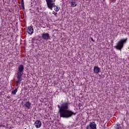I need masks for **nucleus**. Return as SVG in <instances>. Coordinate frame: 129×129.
<instances>
[{"instance_id":"f257e3e1","label":"nucleus","mask_w":129,"mask_h":129,"mask_svg":"<svg viewBox=\"0 0 129 129\" xmlns=\"http://www.w3.org/2000/svg\"><path fill=\"white\" fill-rule=\"evenodd\" d=\"M70 105V103L68 101L61 102L60 105H57L60 117L70 118V117H72L73 115L76 114V113L69 109Z\"/></svg>"},{"instance_id":"f03ea898","label":"nucleus","mask_w":129,"mask_h":129,"mask_svg":"<svg viewBox=\"0 0 129 129\" xmlns=\"http://www.w3.org/2000/svg\"><path fill=\"white\" fill-rule=\"evenodd\" d=\"M24 70H25V68L24 65L20 64L18 68V71L17 73V78L18 81L16 82V86H18V88H19V85L21 84V82H22V76L24 74Z\"/></svg>"},{"instance_id":"7ed1b4c3","label":"nucleus","mask_w":129,"mask_h":129,"mask_svg":"<svg viewBox=\"0 0 129 129\" xmlns=\"http://www.w3.org/2000/svg\"><path fill=\"white\" fill-rule=\"evenodd\" d=\"M46 3L47 7L50 11H53V8H54V10L55 12H59L60 10V7L58 6L55 5V2L56 0H45Z\"/></svg>"},{"instance_id":"20e7f679","label":"nucleus","mask_w":129,"mask_h":129,"mask_svg":"<svg viewBox=\"0 0 129 129\" xmlns=\"http://www.w3.org/2000/svg\"><path fill=\"white\" fill-rule=\"evenodd\" d=\"M126 42H127V38L121 39L117 42H116V45L114 46V48L116 49V50L121 51V49L123 48V45L124 44L126 43Z\"/></svg>"},{"instance_id":"39448f33","label":"nucleus","mask_w":129,"mask_h":129,"mask_svg":"<svg viewBox=\"0 0 129 129\" xmlns=\"http://www.w3.org/2000/svg\"><path fill=\"white\" fill-rule=\"evenodd\" d=\"M96 126H97V125H96L95 122H91L89 125L86 126V129H97Z\"/></svg>"},{"instance_id":"423d86ee","label":"nucleus","mask_w":129,"mask_h":129,"mask_svg":"<svg viewBox=\"0 0 129 129\" xmlns=\"http://www.w3.org/2000/svg\"><path fill=\"white\" fill-rule=\"evenodd\" d=\"M41 38L43 40H45V41H48V40H49L50 39V34H49L48 32L43 33L41 34Z\"/></svg>"},{"instance_id":"0eeeda50","label":"nucleus","mask_w":129,"mask_h":129,"mask_svg":"<svg viewBox=\"0 0 129 129\" xmlns=\"http://www.w3.org/2000/svg\"><path fill=\"white\" fill-rule=\"evenodd\" d=\"M23 106L25 109H30L31 107H32V103H31L29 101L25 102Z\"/></svg>"},{"instance_id":"6e6552de","label":"nucleus","mask_w":129,"mask_h":129,"mask_svg":"<svg viewBox=\"0 0 129 129\" xmlns=\"http://www.w3.org/2000/svg\"><path fill=\"white\" fill-rule=\"evenodd\" d=\"M27 31L28 34H29V35H33V34H34V28L33 27V26H28Z\"/></svg>"},{"instance_id":"1a4fd4ad","label":"nucleus","mask_w":129,"mask_h":129,"mask_svg":"<svg viewBox=\"0 0 129 129\" xmlns=\"http://www.w3.org/2000/svg\"><path fill=\"white\" fill-rule=\"evenodd\" d=\"M34 125L36 128H40L42 126V122H41V121L37 120L34 123Z\"/></svg>"},{"instance_id":"9d476101","label":"nucleus","mask_w":129,"mask_h":129,"mask_svg":"<svg viewBox=\"0 0 129 129\" xmlns=\"http://www.w3.org/2000/svg\"><path fill=\"white\" fill-rule=\"evenodd\" d=\"M93 71L95 74H98V73H100L101 72L100 68L98 66H95L94 67Z\"/></svg>"},{"instance_id":"9b49d317","label":"nucleus","mask_w":129,"mask_h":129,"mask_svg":"<svg viewBox=\"0 0 129 129\" xmlns=\"http://www.w3.org/2000/svg\"><path fill=\"white\" fill-rule=\"evenodd\" d=\"M70 3L71 6L73 8H75V7L77 6V4L76 3V0H70Z\"/></svg>"},{"instance_id":"f8f14e48","label":"nucleus","mask_w":129,"mask_h":129,"mask_svg":"<svg viewBox=\"0 0 129 129\" xmlns=\"http://www.w3.org/2000/svg\"><path fill=\"white\" fill-rule=\"evenodd\" d=\"M17 92H18V89L16 88L14 90L12 91V94H14V95H16Z\"/></svg>"},{"instance_id":"ddd939ff","label":"nucleus","mask_w":129,"mask_h":129,"mask_svg":"<svg viewBox=\"0 0 129 129\" xmlns=\"http://www.w3.org/2000/svg\"><path fill=\"white\" fill-rule=\"evenodd\" d=\"M121 126H120V124H117L116 126L115 127V129H121Z\"/></svg>"},{"instance_id":"4468645a","label":"nucleus","mask_w":129,"mask_h":129,"mask_svg":"<svg viewBox=\"0 0 129 129\" xmlns=\"http://www.w3.org/2000/svg\"><path fill=\"white\" fill-rule=\"evenodd\" d=\"M21 7H22L23 10H25V5L24 3L21 4Z\"/></svg>"},{"instance_id":"2eb2a0df","label":"nucleus","mask_w":129,"mask_h":129,"mask_svg":"<svg viewBox=\"0 0 129 129\" xmlns=\"http://www.w3.org/2000/svg\"><path fill=\"white\" fill-rule=\"evenodd\" d=\"M52 14H53V15H54V16H55V17H57V13H56V12L53 11Z\"/></svg>"},{"instance_id":"dca6fc26","label":"nucleus","mask_w":129,"mask_h":129,"mask_svg":"<svg viewBox=\"0 0 129 129\" xmlns=\"http://www.w3.org/2000/svg\"><path fill=\"white\" fill-rule=\"evenodd\" d=\"M110 2H111V3H115V2H116V0H110Z\"/></svg>"},{"instance_id":"f3484780","label":"nucleus","mask_w":129,"mask_h":129,"mask_svg":"<svg viewBox=\"0 0 129 129\" xmlns=\"http://www.w3.org/2000/svg\"><path fill=\"white\" fill-rule=\"evenodd\" d=\"M91 39L92 42H95V41H94L93 38H91Z\"/></svg>"},{"instance_id":"a211bd4d","label":"nucleus","mask_w":129,"mask_h":129,"mask_svg":"<svg viewBox=\"0 0 129 129\" xmlns=\"http://www.w3.org/2000/svg\"><path fill=\"white\" fill-rule=\"evenodd\" d=\"M21 4H24V0H21Z\"/></svg>"},{"instance_id":"6ab92c4d","label":"nucleus","mask_w":129,"mask_h":129,"mask_svg":"<svg viewBox=\"0 0 129 129\" xmlns=\"http://www.w3.org/2000/svg\"><path fill=\"white\" fill-rule=\"evenodd\" d=\"M0 95H2V92H0Z\"/></svg>"}]
</instances>
